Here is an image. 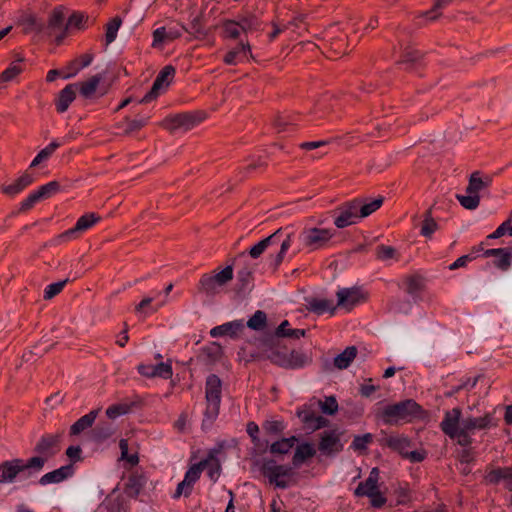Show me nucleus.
<instances>
[{
    "mask_svg": "<svg viewBox=\"0 0 512 512\" xmlns=\"http://www.w3.org/2000/svg\"><path fill=\"white\" fill-rule=\"evenodd\" d=\"M315 454L314 445L310 442H303L296 447L291 463L293 467L299 468L308 459L313 458Z\"/></svg>",
    "mask_w": 512,
    "mask_h": 512,
    "instance_id": "35",
    "label": "nucleus"
},
{
    "mask_svg": "<svg viewBox=\"0 0 512 512\" xmlns=\"http://www.w3.org/2000/svg\"><path fill=\"white\" fill-rule=\"evenodd\" d=\"M43 468V460L40 458H29L23 460L14 458L6 460L0 464V484L12 483L15 481L19 473L27 471V477L33 472H39Z\"/></svg>",
    "mask_w": 512,
    "mask_h": 512,
    "instance_id": "3",
    "label": "nucleus"
},
{
    "mask_svg": "<svg viewBox=\"0 0 512 512\" xmlns=\"http://www.w3.org/2000/svg\"><path fill=\"white\" fill-rule=\"evenodd\" d=\"M24 60L25 59L23 57L18 56L15 61L10 63V65L2 73H0V83L10 82L19 76L24 71V67L22 65Z\"/></svg>",
    "mask_w": 512,
    "mask_h": 512,
    "instance_id": "43",
    "label": "nucleus"
},
{
    "mask_svg": "<svg viewBox=\"0 0 512 512\" xmlns=\"http://www.w3.org/2000/svg\"><path fill=\"white\" fill-rule=\"evenodd\" d=\"M61 146V144L57 141H52L48 146H46L45 148H43L37 155L36 157L32 160L31 164H30V168H33V167H36L37 165H39L43 160H46L48 159L53 153L54 151L59 148Z\"/></svg>",
    "mask_w": 512,
    "mask_h": 512,
    "instance_id": "58",
    "label": "nucleus"
},
{
    "mask_svg": "<svg viewBox=\"0 0 512 512\" xmlns=\"http://www.w3.org/2000/svg\"><path fill=\"white\" fill-rule=\"evenodd\" d=\"M482 256L496 258L493 264L502 271H506L512 265V247L486 249Z\"/></svg>",
    "mask_w": 512,
    "mask_h": 512,
    "instance_id": "21",
    "label": "nucleus"
},
{
    "mask_svg": "<svg viewBox=\"0 0 512 512\" xmlns=\"http://www.w3.org/2000/svg\"><path fill=\"white\" fill-rule=\"evenodd\" d=\"M222 399V380L216 374H209L205 381L206 408L201 427L208 429L217 419Z\"/></svg>",
    "mask_w": 512,
    "mask_h": 512,
    "instance_id": "2",
    "label": "nucleus"
},
{
    "mask_svg": "<svg viewBox=\"0 0 512 512\" xmlns=\"http://www.w3.org/2000/svg\"><path fill=\"white\" fill-rule=\"evenodd\" d=\"M233 279V266L227 265L220 272L215 275L205 273L201 276L198 282V292L204 293L207 296H214L219 293L218 288L226 285Z\"/></svg>",
    "mask_w": 512,
    "mask_h": 512,
    "instance_id": "5",
    "label": "nucleus"
},
{
    "mask_svg": "<svg viewBox=\"0 0 512 512\" xmlns=\"http://www.w3.org/2000/svg\"><path fill=\"white\" fill-rule=\"evenodd\" d=\"M381 445L387 446L392 451L399 453L405 458L408 453V448L412 446V441L406 436H390L384 438Z\"/></svg>",
    "mask_w": 512,
    "mask_h": 512,
    "instance_id": "33",
    "label": "nucleus"
},
{
    "mask_svg": "<svg viewBox=\"0 0 512 512\" xmlns=\"http://www.w3.org/2000/svg\"><path fill=\"white\" fill-rule=\"evenodd\" d=\"M296 416L303 423L304 428L311 432L317 431L329 425V420L321 415H316L311 406L305 404L296 411Z\"/></svg>",
    "mask_w": 512,
    "mask_h": 512,
    "instance_id": "11",
    "label": "nucleus"
},
{
    "mask_svg": "<svg viewBox=\"0 0 512 512\" xmlns=\"http://www.w3.org/2000/svg\"><path fill=\"white\" fill-rule=\"evenodd\" d=\"M245 329L244 320H234L226 322L224 324L213 327L210 330L212 337H223L229 336L232 339H237L243 333Z\"/></svg>",
    "mask_w": 512,
    "mask_h": 512,
    "instance_id": "20",
    "label": "nucleus"
},
{
    "mask_svg": "<svg viewBox=\"0 0 512 512\" xmlns=\"http://www.w3.org/2000/svg\"><path fill=\"white\" fill-rule=\"evenodd\" d=\"M472 431L470 429H467L464 425L461 424V429L458 430L455 435H452L450 439L457 440V444L460 445L463 448H470L472 447L473 438H472Z\"/></svg>",
    "mask_w": 512,
    "mask_h": 512,
    "instance_id": "55",
    "label": "nucleus"
},
{
    "mask_svg": "<svg viewBox=\"0 0 512 512\" xmlns=\"http://www.w3.org/2000/svg\"><path fill=\"white\" fill-rule=\"evenodd\" d=\"M224 38L237 39L240 36V24L238 21L226 19L222 23Z\"/></svg>",
    "mask_w": 512,
    "mask_h": 512,
    "instance_id": "59",
    "label": "nucleus"
},
{
    "mask_svg": "<svg viewBox=\"0 0 512 512\" xmlns=\"http://www.w3.org/2000/svg\"><path fill=\"white\" fill-rule=\"evenodd\" d=\"M201 355L205 357L206 364H214L222 358L223 348L218 342H211L201 348Z\"/></svg>",
    "mask_w": 512,
    "mask_h": 512,
    "instance_id": "46",
    "label": "nucleus"
},
{
    "mask_svg": "<svg viewBox=\"0 0 512 512\" xmlns=\"http://www.w3.org/2000/svg\"><path fill=\"white\" fill-rule=\"evenodd\" d=\"M373 442V434L365 433L363 435H356L351 444V448L355 451L363 452L367 450V445Z\"/></svg>",
    "mask_w": 512,
    "mask_h": 512,
    "instance_id": "62",
    "label": "nucleus"
},
{
    "mask_svg": "<svg viewBox=\"0 0 512 512\" xmlns=\"http://www.w3.org/2000/svg\"><path fill=\"white\" fill-rule=\"evenodd\" d=\"M113 435V429L108 422L98 423L90 432V438L93 442L99 444Z\"/></svg>",
    "mask_w": 512,
    "mask_h": 512,
    "instance_id": "45",
    "label": "nucleus"
},
{
    "mask_svg": "<svg viewBox=\"0 0 512 512\" xmlns=\"http://www.w3.org/2000/svg\"><path fill=\"white\" fill-rule=\"evenodd\" d=\"M424 53L410 46L406 47L401 54V58L397 61V65H405V70L412 72L419 67L423 68L422 59Z\"/></svg>",
    "mask_w": 512,
    "mask_h": 512,
    "instance_id": "24",
    "label": "nucleus"
},
{
    "mask_svg": "<svg viewBox=\"0 0 512 512\" xmlns=\"http://www.w3.org/2000/svg\"><path fill=\"white\" fill-rule=\"evenodd\" d=\"M254 272L253 270L245 266L237 272V283L235 285V291L237 294H246L253 288Z\"/></svg>",
    "mask_w": 512,
    "mask_h": 512,
    "instance_id": "32",
    "label": "nucleus"
},
{
    "mask_svg": "<svg viewBox=\"0 0 512 512\" xmlns=\"http://www.w3.org/2000/svg\"><path fill=\"white\" fill-rule=\"evenodd\" d=\"M208 460H201L198 463L193 464L186 471L184 476V483H190L192 486L199 480L202 471L207 467Z\"/></svg>",
    "mask_w": 512,
    "mask_h": 512,
    "instance_id": "51",
    "label": "nucleus"
},
{
    "mask_svg": "<svg viewBox=\"0 0 512 512\" xmlns=\"http://www.w3.org/2000/svg\"><path fill=\"white\" fill-rule=\"evenodd\" d=\"M223 449V443H218V445L208 451L207 457L204 460H208V465L205 469H207V476L210 478L212 482H216L221 474V463L217 458V454H219Z\"/></svg>",
    "mask_w": 512,
    "mask_h": 512,
    "instance_id": "27",
    "label": "nucleus"
},
{
    "mask_svg": "<svg viewBox=\"0 0 512 512\" xmlns=\"http://www.w3.org/2000/svg\"><path fill=\"white\" fill-rule=\"evenodd\" d=\"M182 36L178 29L170 28L166 30L165 27L157 28L153 31L152 47H158L164 42L174 41Z\"/></svg>",
    "mask_w": 512,
    "mask_h": 512,
    "instance_id": "41",
    "label": "nucleus"
},
{
    "mask_svg": "<svg viewBox=\"0 0 512 512\" xmlns=\"http://www.w3.org/2000/svg\"><path fill=\"white\" fill-rule=\"evenodd\" d=\"M137 371L140 375L147 378L160 377L167 380L173 375L171 360L160 362L156 365L141 363L137 366Z\"/></svg>",
    "mask_w": 512,
    "mask_h": 512,
    "instance_id": "16",
    "label": "nucleus"
},
{
    "mask_svg": "<svg viewBox=\"0 0 512 512\" xmlns=\"http://www.w3.org/2000/svg\"><path fill=\"white\" fill-rule=\"evenodd\" d=\"M136 405L135 402L113 404L107 408L106 415L108 418L114 419L118 416L128 414Z\"/></svg>",
    "mask_w": 512,
    "mask_h": 512,
    "instance_id": "53",
    "label": "nucleus"
},
{
    "mask_svg": "<svg viewBox=\"0 0 512 512\" xmlns=\"http://www.w3.org/2000/svg\"><path fill=\"white\" fill-rule=\"evenodd\" d=\"M461 415L462 410L460 407H455L451 411H446L444 418L440 423V428L449 438L461 429Z\"/></svg>",
    "mask_w": 512,
    "mask_h": 512,
    "instance_id": "22",
    "label": "nucleus"
},
{
    "mask_svg": "<svg viewBox=\"0 0 512 512\" xmlns=\"http://www.w3.org/2000/svg\"><path fill=\"white\" fill-rule=\"evenodd\" d=\"M356 205L357 202L351 200L343 203L335 210V213H338V215L334 218V224L337 228H345L355 224L357 219H361V217H359V212Z\"/></svg>",
    "mask_w": 512,
    "mask_h": 512,
    "instance_id": "14",
    "label": "nucleus"
},
{
    "mask_svg": "<svg viewBox=\"0 0 512 512\" xmlns=\"http://www.w3.org/2000/svg\"><path fill=\"white\" fill-rule=\"evenodd\" d=\"M101 220H102V217L98 213H95V212L85 213L77 220L74 227L59 234L58 239L63 242L71 240V239H76L79 237V235L81 233L90 229L95 224L99 223Z\"/></svg>",
    "mask_w": 512,
    "mask_h": 512,
    "instance_id": "9",
    "label": "nucleus"
},
{
    "mask_svg": "<svg viewBox=\"0 0 512 512\" xmlns=\"http://www.w3.org/2000/svg\"><path fill=\"white\" fill-rule=\"evenodd\" d=\"M100 409L91 410L88 414L80 417L70 426L69 435L77 436L88 428H91L98 416Z\"/></svg>",
    "mask_w": 512,
    "mask_h": 512,
    "instance_id": "36",
    "label": "nucleus"
},
{
    "mask_svg": "<svg viewBox=\"0 0 512 512\" xmlns=\"http://www.w3.org/2000/svg\"><path fill=\"white\" fill-rule=\"evenodd\" d=\"M483 481L486 485L497 486L502 481L505 482V488L512 492V465L505 467L490 468L486 467Z\"/></svg>",
    "mask_w": 512,
    "mask_h": 512,
    "instance_id": "13",
    "label": "nucleus"
},
{
    "mask_svg": "<svg viewBox=\"0 0 512 512\" xmlns=\"http://www.w3.org/2000/svg\"><path fill=\"white\" fill-rule=\"evenodd\" d=\"M240 28L243 32L260 31L262 28L261 19L255 14H249L239 19Z\"/></svg>",
    "mask_w": 512,
    "mask_h": 512,
    "instance_id": "50",
    "label": "nucleus"
},
{
    "mask_svg": "<svg viewBox=\"0 0 512 512\" xmlns=\"http://www.w3.org/2000/svg\"><path fill=\"white\" fill-rule=\"evenodd\" d=\"M247 327L251 330L260 331L267 326V315L262 310H257L247 321Z\"/></svg>",
    "mask_w": 512,
    "mask_h": 512,
    "instance_id": "54",
    "label": "nucleus"
},
{
    "mask_svg": "<svg viewBox=\"0 0 512 512\" xmlns=\"http://www.w3.org/2000/svg\"><path fill=\"white\" fill-rule=\"evenodd\" d=\"M63 436L64 430L58 431L55 434L42 435L33 449L37 455L32 458L42 459L44 466L48 459L54 457L61 450Z\"/></svg>",
    "mask_w": 512,
    "mask_h": 512,
    "instance_id": "7",
    "label": "nucleus"
},
{
    "mask_svg": "<svg viewBox=\"0 0 512 512\" xmlns=\"http://www.w3.org/2000/svg\"><path fill=\"white\" fill-rule=\"evenodd\" d=\"M145 484V476L138 472H133L128 476V479L124 484L123 491L129 498H137Z\"/></svg>",
    "mask_w": 512,
    "mask_h": 512,
    "instance_id": "30",
    "label": "nucleus"
},
{
    "mask_svg": "<svg viewBox=\"0 0 512 512\" xmlns=\"http://www.w3.org/2000/svg\"><path fill=\"white\" fill-rule=\"evenodd\" d=\"M377 417L386 425H398L400 422H411L414 419L423 420L427 411L414 399H405L400 402L386 405Z\"/></svg>",
    "mask_w": 512,
    "mask_h": 512,
    "instance_id": "1",
    "label": "nucleus"
},
{
    "mask_svg": "<svg viewBox=\"0 0 512 512\" xmlns=\"http://www.w3.org/2000/svg\"><path fill=\"white\" fill-rule=\"evenodd\" d=\"M34 182V177L32 174L25 172L20 177H18L12 184L6 185L2 187V192L8 196H15L21 191H23L26 187L31 185Z\"/></svg>",
    "mask_w": 512,
    "mask_h": 512,
    "instance_id": "37",
    "label": "nucleus"
},
{
    "mask_svg": "<svg viewBox=\"0 0 512 512\" xmlns=\"http://www.w3.org/2000/svg\"><path fill=\"white\" fill-rule=\"evenodd\" d=\"M61 191V185L58 181H50L49 183L42 185L36 191L41 200L50 198L52 195Z\"/></svg>",
    "mask_w": 512,
    "mask_h": 512,
    "instance_id": "60",
    "label": "nucleus"
},
{
    "mask_svg": "<svg viewBox=\"0 0 512 512\" xmlns=\"http://www.w3.org/2000/svg\"><path fill=\"white\" fill-rule=\"evenodd\" d=\"M64 6L59 5L56 6L50 13L48 17V21L44 22V33L47 36H55L58 33H61L65 27V14H64Z\"/></svg>",
    "mask_w": 512,
    "mask_h": 512,
    "instance_id": "19",
    "label": "nucleus"
},
{
    "mask_svg": "<svg viewBox=\"0 0 512 512\" xmlns=\"http://www.w3.org/2000/svg\"><path fill=\"white\" fill-rule=\"evenodd\" d=\"M121 24H122V19L120 16L113 17L106 24V26H105V28H106V33H105L106 45H109L116 39L117 32H118Z\"/></svg>",
    "mask_w": 512,
    "mask_h": 512,
    "instance_id": "57",
    "label": "nucleus"
},
{
    "mask_svg": "<svg viewBox=\"0 0 512 512\" xmlns=\"http://www.w3.org/2000/svg\"><path fill=\"white\" fill-rule=\"evenodd\" d=\"M481 172L475 171L469 177L468 186L466 187L467 194H478L484 188L492 184V177L486 175L484 178L480 177Z\"/></svg>",
    "mask_w": 512,
    "mask_h": 512,
    "instance_id": "40",
    "label": "nucleus"
},
{
    "mask_svg": "<svg viewBox=\"0 0 512 512\" xmlns=\"http://www.w3.org/2000/svg\"><path fill=\"white\" fill-rule=\"evenodd\" d=\"M74 474V466L72 464H67L61 466L58 469H55L51 472L44 474L39 479L40 485H48L63 482Z\"/></svg>",
    "mask_w": 512,
    "mask_h": 512,
    "instance_id": "26",
    "label": "nucleus"
},
{
    "mask_svg": "<svg viewBox=\"0 0 512 512\" xmlns=\"http://www.w3.org/2000/svg\"><path fill=\"white\" fill-rule=\"evenodd\" d=\"M506 233L512 236V210L510 213V217L505 220L502 224L498 226V228L491 234L487 236V239H498L504 236Z\"/></svg>",
    "mask_w": 512,
    "mask_h": 512,
    "instance_id": "63",
    "label": "nucleus"
},
{
    "mask_svg": "<svg viewBox=\"0 0 512 512\" xmlns=\"http://www.w3.org/2000/svg\"><path fill=\"white\" fill-rule=\"evenodd\" d=\"M452 0H436L433 7L430 10H427L420 15L417 16V25H422L427 23L428 21H434L440 17V13H438V9L448 5Z\"/></svg>",
    "mask_w": 512,
    "mask_h": 512,
    "instance_id": "44",
    "label": "nucleus"
},
{
    "mask_svg": "<svg viewBox=\"0 0 512 512\" xmlns=\"http://www.w3.org/2000/svg\"><path fill=\"white\" fill-rule=\"evenodd\" d=\"M248 54L252 59L254 58L249 42H240L235 48L225 54L223 62L226 65H236L239 61L246 59Z\"/></svg>",
    "mask_w": 512,
    "mask_h": 512,
    "instance_id": "29",
    "label": "nucleus"
},
{
    "mask_svg": "<svg viewBox=\"0 0 512 512\" xmlns=\"http://www.w3.org/2000/svg\"><path fill=\"white\" fill-rule=\"evenodd\" d=\"M23 24L25 25L24 32H36V33H44V21L37 18L34 15H28L23 19Z\"/></svg>",
    "mask_w": 512,
    "mask_h": 512,
    "instance_id": "56",
    "label": "nucleus"
},
{
    "mask_svg": "<svg viewBox=\"0 0 512 512\" xmlns=\"http://www.w3.org/2000/svg\"><path fill=\"white\" fill-rule=\"evenodd\" d=\"M102 80L101 74H96L91 76L87 81H82L77 84V87L79 86V92L80 94L85 98H90L96 91L97 86L99 85L100 81Z\"/></svg>",
    "mask_w": 512,
    "mask_h": 512,
    "instance_id": "49",
    "label": "nucleus"
},
{
    "mask_svg": "<svg viewBox=\"0 0 512 512\" xmlns=\"http://www.w3.org/2000/svg\"><path fill=\"white\" fill-rule=\"evenodd\" d=\"M207 118L204 110L186 111L166 116L160 126L170 133L177 130L189 131Z\"/></svg>",
    "mask_w": 512,
    "mask_h": 512,
    "instance_id": "4",
    "label": "nucleus"
},
{
    "mask_svg": "<svg viewBox=\"0 0 512 512\" xmlns=\"http://www.w3.org/2000/svg\"><path fill=\"white\" fill-rule=\"evenodd\" d=\"M295 467L286 465H276L274 459H264L260 467V472L264 477H267L271 484L281 489L289 487L290 483L281 477H290L294 475Z\"/></svg>",
    "mask_w": 512,
    "mask_h": 512,
    "instance_id": "6",
    "label": "nucleus"
},
{
    "mask_svg": "<svg viewBox=\"0 0 512 512\" xmlns=\"http://www.w3.org/2000/svg\"><path fill=\"white\" fill-rule=\"evenodd\" d=\"M77 83L66 85L55 99V107L58 113H64L68 110L70 104L76 98Z\"/></svg>",
    "mask_w": 512,
    "mask_h": 512,
    "instance_id": "28",
    "label": "nucleus"
},
{
    "mask_svg": "<svg viewBox=\"0 0 512 512\" xmlns=\"http://www.w3.org/2000/svg\"><path fill=\"white\" fill-rule=\"evenodd\" d=\"M148 117H142L139 119H129L126 117L124 122L118 125L119 128H123L122 135L130 136L134 132H138L147 125Z\"/></svg>",
    "mask_w": 512,
    "mask_h": 512,
    "instance_id": "48",
    "label": "nucleus"
},
{
    "mask_svg": "<svg viewBox=\"0 0 512 512\" xmlns=\"http://www.w3.org/2000/svg\"><path fill=\"white\" fill-rule=\"evenodd\" d=\"M456 199L459 203L468 210L476 209L480 204V196L479 194H467V195H456Z\"/></svg>",
    "mask_w": 512,
    "mask_h": 512,
    "instance_id": "61",
    "label": "nucleus"
},
{
    "mask_svg": "<svg viewBox=\"0 0 512 512\" xmlns=\"http://www.w3.org/2000/svg\"><path fill=\"white\" fill-rule=\"evenodd\" d=\"M88 16L83 12L74 11L67 19L65 27L61 33H58L55 38V44L61 45L64 39L68 36L69 32L73 29L84 30L86 29V23Z\"/></svg>",
    "mask_w": 512,
    "mask_h": 512,
    "instance_id": "18",
    "label": "nucleus"
},
{
    "mask_svg": "<svg viewBox=\"0 0 512 512\" xmlns=\"http://www.w3.org/2000/svg\"><path fill=\"white\" fill-rule=\"evenodd\" d=\"M337 306L352 310L357 304L366 300L359 288H342L337 292Z\"/></svg>",
    "mask_w": 512,
    "mask_h": 512,
    "instance_id": "17",
    "label": "nucleus"
},
{
    "mask_svg": "<svg viewBox=\"0 0 512 512\" xmlns=\"http://www.w3.org/2000/svg\"><path fill=\"white\" fill-rule=\"evenodd\" d=\"M175 68L167 65L158 73L150 90L139 100V104H146L155 100L159 96V91L165 84L168 86L175 75Z\"/></svg>",
    "mask_w": 512,
    "mask_h": 512,
    "instance_id": "10",
    "label": "nucleus"
},
{
    "mask_svg": "<svg viewBox=\"0 0 512 512\" xmlns=\"http://www.w3.org/2000/svg\"><path fill=\"white\" fill-rule=\"evenodd\" d=\"M262 428L267 436H278L283 434L286 425L283 420H265Z\"/></svg>",
    "mask_w": 512,
    "mask_h": 512,
    "instance_id": "52",
    "label": "nucleus"
},
{
    "mask_svg": "<svg viewBox=\"0 0 512 512\" xmlns=\"http://www.w3.org/2000/svg\"><path fill=\"white\" fill-rule=\"evenodd\" d=\"M101 504L106 505L109 512H126L125 499L121 495H118L115 498H106V500Z\"/></svg>",
    "mask_w": 512,
    "mask_h": 512,
    "instance_id": "64",
    "label": "nucleus"
},
{
    "mask_svg": "<svg viewBox=\"0 0 512 512\" xmlns=\"http://www.w3.org/2000/svg\"><path fill=\"white\" fill-rule=\"evenodd\" d=\"M353 201L357 202L356 206L359 212V217L365 218L371 215L373 212L377 211L382 206L384 197L379 196L369 202L363 198H355Z\"/></svg>",
    "mask_w": 512,
    "mask_h": 512,
    "instance_id": "39",
    "label": "nucleus"
},
{
    "mask_svg": "<svg viewBox=\"0 0 512 512\" xmlns=\"http://www.w3.org/2000/svg\"><path fill=\"white\" fill-rule=\"evenodd\" d=\"M282 234V229L276 230L274 233L269 235L268 237L262 239L257 244L253 245L249 249V255L253 259H257L261 256V254L267 249L268 246L277 244L279 241V238Z\"/></svg>",
    "mask_w": 512,
    "mask_h": 512,
    "instance_id": "38",
    "label": "nucleus"
},
{
    "mask_svg": "<svg viewBox=\"0 0 512 512\" xmlns=\"http://www.w3.org/2000/svg\"><path fill=\"white\" fill-rule=\"evenodd\" d=\"M306 310L312 312L317 315H323L324 313H329L330 315H334L337 305L333 304L332 300L321 299L317 297H306Z\"/></svg>",
    "mask_w": 512,
    "mask_h": 512,
    "instance_id": "25",
    "label": "nucleus"
},
{
    "mask_svg": "<svg viewBox=\"0 0 512 512\" xmlns=\"http://www.w3.org/2000/svg\"><path fill=\"white\" fill-rule=\"evenodd\" d=\"M312 362V357L302 351H297L295 349L291 350L290 353L286 355H281L279 353L274 354L271 357V363L277 365L284 369H301L306 365H309Z\"/></svg>",
    "mask_w": 512,
    "mask_h": 512,
    "instance_id": "8",
    "label": "nucleus"
},
{
    "mask_svg": "<svg viewBox=\"0 0 512 512\" xmlns=\"http://www.w3.org/2000/svg\"><path fill=\"white\" fill-rule=\"evenodd\" d=\"M406 293L412 297L418 296L425 289L424 278L420 274L408 275L405 278Z\"/></svg>",
    "mask_w": 512,
    "mask_h": 512,
    "instance_id": "47",
    "label": "nucleus"
},
{
    "mask_svg": "<svg viewBox=\"0 0 512 512\" xmlns=\"http://www.w3.org/2000/svg\"><path fill=\"white\" fill-rule=\"evenodd\" d=\"M357 353L358 350L356 346L346 347L342 353L334 358V366L339 370L348 368L356 358Z\"/></svg>",
    "mask_w": 512,
    "mask_h": 512,
    "instance_id": "42",
    "label": "nucleus"
},
{
    "mask_svg": "<svg viewBox=\"0 0 512 512\" xmlns=\"http://www.w3.org/2000/svg\"><path fill=\"white\" fill-rule=\"evenodd\" d=\"M271 333H266L259 339V346L262 348V354L261 355H254L251 354L252 358H263L268 359L271 361V357L279 353L281 355L287 354V347L283 343V338H278L277 341L270 342Z\"/></svg>",
    "mask_w": 512,
    "mask_h": 512,
    "instance_id": "15",
    "label": "nucleus"
},
{
    "mask_svg": "<svg viewBox=\"0 0 512 512\" xmlns=\"http://www.w3.org/2000/svg\"><path fill=\"white\" fill-rule=\"evenodd\" d=\"M318 449L325 454L342 451L343 445L340 442V435L336 430L324 431L320 434Z\"/></svg>",
    "mask_w": 512,
    "mask_h": 512,
    "instance_id": "23",
    "label": "nucleus"
},
{
    "mask_svg": "<svg viewBox=\"0 0 512 512\" xmlns=\"http://www.w3.org/2000/svg\"><path fill=\"white\" fill-rule=\"evenodd\" d=\"M306 335L305 329H292L288 320H284L280 325L271 333L270 342L277 341L278 338H293L299 339Z\"/></svg>",
    "mask_w": 512,
    "mask_h": 512,
    "instance_id": "34",
    "label": "nucleus"
},
{
    "mask_svg": "<svg viewBox=\"0 0 512 512\" xmlns=\"http://www.w3.org/2000/svg\"><path fill=\"white\" fill-rule=\"evenodd\" d=\"M461 424L472 432L476 429L485 430L497 426V422H493V415L491 413H485L481 417H466L461 420Z\"/></svg>",
    "mask_w": 512,
    "mask_h": 512,
    "instance_id": "31",
    "label": "nucleus"
},
{
    "mask_svg": "<svg viewBox=\"0 0 512 512\" xmlns=\"http://www.w3.org/2000/svg\"><path fill=\"white\" fill-rule=\"evenodd\" d=\"M335 231L324 228H310L303 233V241L306 247L311 250H317L325 247L331 238L334 236Z\"/></svg>",
    "mask_w": 512,
    "mask_h": 512,
    "instance_id": "12",
    "label": "nucleus"
}]
</instances>
